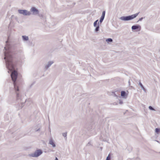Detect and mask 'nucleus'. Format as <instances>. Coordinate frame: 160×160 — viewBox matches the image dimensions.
Returning <instances> with one entry per match:
<instances>
[{
	"mask_svg": "<svg viewBox=\"0 0 160 160\" xmlns=\"http://www.w3.org/2000/svg\"><path fill=\"white\" fill-rule=\"evenodd\" d=\"M49 143L50 144L52 145L53 147H56V145L52 139H51L50 140Z\"/></svg>",
	"mask_w": 160,
	"mask_h": 160,
	"instance_id": "nucleus-9",
	"label": "nucleus"
},
{
	"mask_svg": "<svg viewBox=\"0 0 160 160\" xmlns=\"http://www.w3.org/2000/svg\"><path fill=\"white\" fill-rule=\"evenodd\" d=\"M106 41L108 42H112V39L111 38H108L106 39Z\"/></svg>",
	"mask_w": 160,
	"mask_h": 160,
	"instance_id": "nucleus-15",
	"label": "nucleus"
},
{
	"mask_svg": "<svg viewBox=\"0 0 160 160\" xmlns=\"http://www.w3.org/2000/svg\"><path fill=\"white\" fill-rule=\"evenodd\" d=\"M30 11L33 15H36L39 13V11L34 7H32L31 8Z\"/></svg>",
	"mask_w": 160,
	"mask_h": 160,
	"instance_id": "nucleus-6",
	"label": "nucleus"
},
{
	"mask_svg": "<svg viewBox=\"0 0 160 160\" xmlns=\"http://www.w3.org/2000/svg\"><path fill=\"white\" fill-rule=\"evenodd\" d=\"M128 82H129V83H130V81H129Z\"/></svg>",
	"mask_w": 160,
	"mask_h": 160,
	"instance_id": "nucleus-31",
	"label": "nucleus"
},
{
	"mask_svg": "<svg viewBox=\"0 0 160 160\" xmlns=\"http://www.w3.org/2000/svg\"><path fill=\"white\" fill-rule=\"evenodd\" d=\"M160 132V129L159 128H156L155 129V132L157 134L159 133Z\"/></svg>",
	"mask_w": 160,
	"mask_h": 160,
	"instance_id": "nucleus-17",
	"label": "nucleus"
},
{
	"mask_svg": "<svg viewBox=\"0 0 160 160\" xmlns=\"http://www.w3.org/2000/svg\"><path fill=\"white\" fill-rule=\"evenodd\" d=\"M139 85L140 86V87L142 88V89L144 91L146 92V89L144 88L143 86L142 85V83H141L140 82H139Z\"/></svg>",
	"mask_w": 160,
	"mask_h": 160,
	"instance_id": "nucleus-11",
	"label": "nucleus"
},
{
	"mask_svg": "<svg viewBox=\"0 0 160 160\" xmlns=\"http://www.w3.org/2000/svg\"><path fill=\"white\" fill-rule=\"evenodd\" d=\"M96 28L95 29V31L96 32H97L99 30V22H98V25L96 27Z\"/></svg>",
	"mask_w": 160,
	"mask_h": 160,
	"instance_id": "nucleus-13",
	"label": "nucleus"
},
{
	"mask_svg": "<svg viewBox=\"0 0 160 160\" xmlns=\"http://www.w3.org/2000/svg\"><path fill=\"white\" fill-rule=\"evenodd\" d=\"M39 130H40V128H39V129H38L37 130H36V131H38Z\"/></svg>",
	"mask_w": 160,
	"mask_h": 160,
	"instance_id": "nucleus-27",
	"label": "nucleus"
},
{
	"mask_svg": "<svg viewBox=\"0 0 160 160\" xmlns=\"http://www.w3.org/2000/svg\"><path fill=\"white\" fill-rule=\"evenodd\" d=\"M38 14V16L41 19H42L43 18L44 16L42 14Z\"/></svg>",
	"mask_w": 160,
	"mask_h": 160,
	"instance_id": "nucleus-18",
	"label": "nucleus"
},
{
	"mask_svg": "<svg viewBox=\"0 0 160 160\" xmlns=\"http://www.w3.org/2000/svg\"><path fill=\"white\" fill-rule=\"evenodd\" d=\"M131 28L132 30H137L138 31H139L141 30V27L139 25L137 24L132 26Z\"/></svg>",
	"mask_w": 160,
	"mask_h": 160,
	"instance_id": "nucleus-5",
	"label": "nucleus"
},
{
	"mask_svg": "<svg viewBox=\"0 0 160 160\" xmlns=\"http://www.w3.org/2000/svg\"><path fill=\"white\" fill-rule=\"evenodd\" d=\"M143 18V17H142L141 18H140L139 19V20L137 21V22H138L139 21H142V20Z\"/></svg>",
	"mask_w": 160,
	"mask_h": 160,
	"instance_id": "nucleus-22",
	"label": "nucleus"
},
{
	"mask_svg": "<svg viewBox=\"0 0 160 160\" xmlns=\"http://www.w3.org/2000/svg\"><path fill=\"white\" fill-rule=\"evenodd\" d=\"M105 11H103L102 12V16L100 18L101 19H102L103 20L105 16Z\"/></svg>",
	"mask_w": 160,
	"mask_h": 160,
	"instance_id": "nucleus-12",
	"label": "nucleus"
},
{
	"mask_svg": "<svg viewBox=\"0 0 160 160\" xmlns=\"http://www.w3.org/2000/svg\"><path fill=\"white\" fill-rule=\"evenodd\" d=\"M156 141L157 142H159V141Z\"/></svg>",
	"mask_w": 160,
	"mask_h": 160,
	"instance_id": "nucleus-30",
	"label": "nucleus"
},
{
	"mask_svg": "<svg viewBox=\"0 0 160 160\" xmlns=\"http://www.w3.org/2000/svg\"><path fill=\"white\" fill-rule=\"evenodd\" d=\"M91 145V142H89L87 144V146H89V145Z\"/></svg>",
	"mask_w": 160,
	"mask_h": 160,
	"instance_id": "nucleus-23",
	"label": "nucleus"
},
{
	"mask_svg": "<svg viewBox=\"0 0 160 160\" xmlns=\"http://www.w3.org/2000/svg\"><path fill=\"white\" fill-rule=\"evenodd\" d=\"M123 103V101L120 100H119V103L120 104H122Z\"/></svg>",
	"mask_w": 160,
	"mask_h": 160,
	"instance_id": "nucleus-21",
	"label": "nucleus"
},
{
	"mask_svg": "<svg viewBox=\"0 0 160 160\" xmlns=\"http://www.w3.org/2000/svg\"><path fill=\"white\" fill-rule=\"evenodd\" d=\"M121 96L123 98H126L127 97L126 92L125 91H122L121 92Z\"/></svg>",
	"mask_w": 160,
	"mask_h": 160,
	"instance_id": "nucleus-8",
	"label": "nucleus"
},
{
	"mask_svg": "<svg viewBox=\"0 0 160 160\" xmlns=\"http://www.w3.org/2000/svg\"><path fill=\"white\" fill-rule=\"evenodd\" d=\"M98 20H96L94 22V23H93V26L94 27H96V26H97V25H98V23H98Z\"/></svg>",
	"mask_w": 160,
	"mask_h": 160,
	"instance_id": "nucleus-14",
	"label": "nucleus"
},
{
	"mask_svg": "<svg viewBox=\"0 0 160 160\" xmlns=\"http://www.w3.org/2000/svg\"><path fill=\"white\" fill-rule=\"evenodd\" d=\"M115 96L116 97H118V96H117L116 95V94H115Z\"/></svg>",
	"mask_w": 160,
	"mask_h": 160,
	"instance_id": "nucleus-28",
	"label": "nucleus"
},
{
	"mask_svg": "<svg viewBox=\"0 0 160 160\" xmlns=\"http://www.w3.org/2000/svg\"><path fill=\"white\" fill-rule=\"evenodd\" d=\"M113 105H117V104L115 102V103H113Z\"/></svg>",
	"mask_w": 160,
	"mask_h": 160,
	"instance_id": "nucleus-26",
	"label": "nucleus"
},
{
	"mask_svg": "<svg viewBox=\"0 0 160 160\" xmlns=\"http://www.w3.org/2000/svg\"><path fill=\"white\" fill-rule=\"evenodd\" d=\"M54 63L53 61H50L48 62L47 64H46L45 67V68L46 70H47Z\"/></svg>",
	"mask_w": 160,
	"mask_h": 160,
	"instance_id": "nucleus-7",
	"label": "nucleus"
},
{
	"mask_svg": "<svg viewBox=\"0 0 160 160\" xmlns=\"http://www.w3.org/2000/svg\"><path fill=\"white\" fill-rule=\"evenodd\" d=\"M18 11L19 13L24 16H30L31 14L30 12L26 10L19 9Z\"/></svg>",
	"mask_w": 160,
	"mask_h": 160,
	"instance_id": "nucleus-4",
	"label": "nucleus"
},
{
	"mask_svg": "<svg viewBox=\"0 0 160 160\" xmlns=\"http://www.w3.org/2000/svg\"><path fill=\"white\" fill-rule=\"evenodd\" d=\"M67 132L63 133H62V135L64 137H66L67 136Z\"/></svg>",
	"mask_w": 160,
	"mask_h": 160,
	"instance_id": "nucleus-20",
	"label": "nucleus"
},
{
	"mask_svg": "<svg viewBox=\"0 0 160 160\" xmlns=\"http://www.w3.org/2000/svg\"><path fill=\"white\" fill-rule=\"evenodd\" d=\"M149 108L150 110H153V111H155V109L151 106H149Z\"/></svg>",
	"mask_w": 160,
	"mask_h": 160,
	"instance_id": "nucleus-19",
	"label": "nucleus"
},
{
	"mask_svg": "<svg viewBox=\"0 0 160 160\" xmlns=\"http://www.w3.org/2000/svg\"><path fill=\"white\" fill-rule=\"evenodd\" d=\"M22 40L24 41H27L29 39L28 36L25 35H23L22 36Z\"/></svg>",
	"mask_w": 160,
	"mask_h": 160,
	"instance_id": "nucleus-10",
	"label": "nucleus"
},
{
	"mask_svg": "<svg viewBox=\"0 0 160 160\" xmlns=\"http://www.w3.org/2000/svg\"><path fill=\"white\" fill-rule=\"evenodd\" d=\"M100 149L102 150V147H100Z\"/></svg>",
	"mask_w": 160,
	"mask_h": 160,
	"instance_id": "nucleus-29",
	"label": "nucleus"
},
{
	"mask_svg": "<svg viewBox=\"0 0 160 160\" xmlns=\"http://www.w3.org/2000/svg\"><path fill=\"white\" fill-rule=\"evenodd\" d=\"M4 49L5 51L4 52V59L8 68L11 72V76L13 82L14 89L16 92L17 99L18 100H21L19 93L17 92L19 91V89L16 83L18 73L17 71L15 70L16 60L13 56L15 53L12 48L10 45L5 47Z\"/></svg>",
	"mask_w": 160,
	"mask_h": 160,
	"instance_id": "nucleus-1",
	"label": "nucleus"
},
{
	"mask_svg": "<svg viewBox=\"0 0 160 160\" xmlns=\"http://www.w3.org/2000/svg\"><path fill=\"white\" fill-rule=\"evenodd\" d=\"M139 12L136 14L127 16H122L120 18V19L124 21H129L136 18L138 15Z\"/></svg>",
	"mask_w": 160,
	"mask_h": 160,
	"instance_id": "nucleus-2",
	"label": "nucleus"
},
{
	"mask_svg": "<svg viewBox=\"0 0 160 160\" xmlns=\"http://www.w3.org/2000/svg\"><path fill=\"white\" fill-rule=\"evenodd\" d=\"M111 158L110 154H109L107 156L106 160H110Z\"/></svg>",
	"mask_w": 160,
	"mask_h": 160,
	"instance_id": "nucleus-16",
	"label": "nucleus"
},
{
	"mask_svg": "<svg viewBox=\"0 0 160 160\" xmlns=\"http://www.w3.org/2000/svg\"><path fill=\"white\" fill-rule=\"evenodd\" d=\"M42 153V151L40 149L36 150L34 153H31L30 156L33 157H37Z\"/></svg>",
	"mask_w": 160,
	"mask_h": 160,
	"instance_id": "nucleus-3",
	"label": "nucleus"
},
{
	"mask_svg": "<svg viewBox=\"0 0 160 160\" xmlns=\"http://www.w3.org/2000/svg\"><path fill=\"white\" fill-rule=\"evenodd\" d=\"M103 21V20L102 19H101L100 18L99 20V22L100 23H101Z\"/></svg>",
	"mask_w": 160,
	"mask_h": 160,
	"instance_id": "nucleus-24",
	"label": "nucleus"
},
{
	"mask_svg": "<svg viewBox=\"0 0 160 160\" xmlns=\"http://www.w3.org/2000/svg\"><path fill=\"white\" fill-rule=\"evenodd\" d=\"M55 160H58V159L57 157H56Z\"/></svg>",
	"mask_w": 160,
	"mask_h": 160,
	"instance_id": "nucleus-25",
	"label": "nucleus"
}]
</instances>
